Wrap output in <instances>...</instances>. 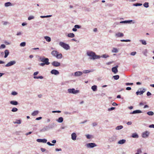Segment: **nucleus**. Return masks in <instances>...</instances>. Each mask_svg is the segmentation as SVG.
<instances>
[{
	"label": "nucleus",
	"mask_w": 154,
	"mask_h": 154,
	"mask_svg": "<svg viewBox=\"0 0 154 154\" xmlns=\"http://www.w3.org/2000/svg\"><path fill=\"white\" fill-rule=\"evenodd\" d=\"M87 55L88 56L91 57L90 58L91 59L93 60L99 59L100 57V56L96 55L95 52L90 51H87Z\"/></svg>",
	"instance_id": "1"
},
{
	"label": "nucleus",
	"mask_w": 154,
	"mask_h": 154,
	"mask_svg": "<svg viewBox=\"0 0 154 154\" xmlns=\"http://www.w3.org/2000/svg\"><path fill=\"white\" fill-rule=\"evenodd\" d=\"M39 60L43 62L46 65H48L50 64V63L49 62V59L48 58H45L44 57H40L39 58Z\"/></svg>",
	"instance_id": "2"
},
{
	"label": "nucleus",
	"mask_w": 154,
	"mask_h": 154,
	"mask_svg": "<svg viewBox=\"0 0 154 154\" xmlns=\"http://www.w3.org/2000/svg\"><path fill=\"white\" fill-rule=\"evenodd\" d=\"M60 46L63 48L64 49L68 50L70 49V47L68 44L63 42H60L59 43Z\"/></svg>",
	"instance_id": "3"
},
{
	"label": "nucleus",
	"mask_w": 154,
	"mask_h": 154,
	"mask_svg": "<svg viewBox=\"0 0 154 154\" xmlns=\"http://www.w3.org/2000/svg\"><path fill=\"white\" fill-rule=\"evenodd\" d=\"M68 91L69 93L76 94L79 93V91L78 90H75L74 88L69 89Z\"/></svg>",
	"instance_id": "4"
},
{
	"label": "nucleus",
	"mask_w": 154,
	"mask_h": 154,
	"mask_svg": "<svg viewBox=\"0 0 154 154\" xmlns=\"http://www.w3.org/2000/svg\"><path fill=\"white\" fill-rule=\"evenodd\" d=\"M117 137L116 135H113L109 138L108 141L109 142H115L117 139Z\"/></svg>",
	"instance_id": "5"
},
{
	"label": "nucleus",
	"mask_w": 154,
	"mask_h": 154,
	"mask_svg": "<svg viewBox=\"0 0 154 154\" xmlns=\"http://www.w3.org/2000/svg\"><path fill=\"white\" fill-rule=\"evenodd\" d=\"M87 148H93L97 146V144L94 143H87L85 145Z\"/></svg>",
	"instance_id": "6"
},
{
	"label": "nucleus",
	"mask_w": 154,
	"mask_h": 154,
	"mask_svg": "<svg viewBox=\"0 0 154 154\" xmlns=\"http://www.w3.org/2000/svg\"><path fill=\"white\" fill-rule=\"evenodd\" d=\"M150 134V132L148 131H146L142 133V136L143 138H146L148 137Z\"/></svg>",
	"instance_id": "7"
},
{
	"label": "nucleus",
	"mask_w": 154,
	"mask_h": 154,
	"mask_svg": "<svg viewBox=\"0 0 154 154\" xmlns=\"http://www.w3.org/2000/svg\"><path fill=\"white\" fill-rule=\"evenodd\" d=\"M16 63V61L15 60L11 61L10 62L8 63L5 65V66H6V67L10 66H11L14 65Z\"/></svg>",
	"instance_id": "8"
},
{
	"label": "nucleus",
	"mask_w": 154,
	"mask_h": 154,
	"mask_svg": "<svg viewBox=\"0 0 154 154\" xmlns=\"http://www.w3.org/2000/svg\"><path fill=\"white\" fill-rule=\"evenodd\" d=\"M54 126V124H52L49 125L48 126H45V127L46 129V131H48L50 129L53 128Z\"/></svg>",
	"instance_id": "9"
},
{
	"label": "nucleus",
	"mask_w": 154,
	"mask_h": 154,
	"mask_svg": "<svg viewBox=\"0 0 154 154\" xmlns=\"http://www.w3.org/2000/svg\"><path fill=\"white\" fill-rule=\"evenodd\" d=\"M51 73L52 74L57 75L59 74V71L55 69H53L51 71Z\"/></svg>",
	"instance_id": "10"
},
{
	"label": "nucleus",
	"mask_w": 154,
	"mask_h": 154,
	"mask_svg": "<svg viewBox=\"0 0 154 154\" xmlns=\"http://www.w3.org/2000/svg\"><path fill=\"white\" fill-rule=\"evenodd\" d=\"M52 65L54 66L58 67L60 66V64L58 62L54 61L52 63Z\"/></svg>",
	"instance_id": "11"
},
{
	"label": "nucleus",
	"mask_w": 154,
	"mask_h": 154,
	"mask_svg": "<svg viewBox=\"0 0 154 154\" xmlns=\"http://www.w3.org/2000/svg\"><path fill=\"white\" fill-rule=\"evenodd\" d=\"M118 67V66H116L112 68V71L114 73H116L118 72L117 68Z\"/></svg>",
	"instance_id": "12"
},
{
	"label": "nucleus",
	"mask_w": 154,
	"mask_h": 154,
	"mask_svg": "<svg viewBox=\"0 0 154 154\" xmlns=\"http://www.w3.org/2000/svg\"><path fill=\"white\" fill-rule=\"evenodd\" d=\"M115 36L117 37H123L124 35V34L120 32H119L115 34Z\"/></svg>",
	"instance_id": "13"
},
{
	"label": "nucleus",
	"mask_w": 154,
	"mask_h": 154,
	"mask_svg": "<svg viewBox=\"0 0 154 154\" xmlns=\"http://www.w3.org/2000/svg\"><path fill=\"white\" fill-rule=\"evenodd\" d=\"M37 141L38 142H42L43 143H46L47 140L45 139H38L37 140Z\"/></svg>",
	"instance_id": "14"
},
{
	"label": "nucleus",
	"mask_w": 154,
	"mask_h": 154,
	"mask_svg": "<svg viewBox=\"0 0 154 154\" xmlns=\"http://www.w3.org/2000/svg\"><path fill=\"white\" fill-rule=\"evenodd\" d=\"M76 137L77 135L75 133H73L71 134V138L73 140H76Z\"/></svg>",
	"instance_id": "15"
},
{
	"label": "nucleus",
	"mask_w": 154,
	"mask_h": 154,
	"mask_svg": "<svg viewBox=\"0 0 154 154\" xmlns=\"http://www.w3.org/2000/svg\"><path fill=\"white\" fill-rule=\"evenodd\" d=\"M142 112L139 110H134L132 112L130 113V114H135L137 113H139Z\"/></svg>",
	"instance_id": "16"
},
{
	"label": "nucleus",
	"mask_w": 154,
	"mask_h": 154,
	"mask_svg": "<svg viewBox=\"0 0 154 154\" xmlns=\"http://www.w3.org/2000/svg\"><path fill=\"white\" fill-rule=\"evenodd\" d=\"M82 74V72L81 71H77L75 72L74 76H78L81 75Z\"/></svg>",
	"instance_id": "17"
},
{
	"label": "nucleus",
	"mask_w": 154,
	"mask_h": 154,
	"mask_svg": "<svg viewBox=\"0 0 154 154\" xmlns=\"http://www.w3.org/2000/svg\"><path fill=\"white\" fill-rule=\"evenodd\" d=\"M131 22H133V20H125V21H122L120 22V23H130Z\"/></svg>",
	"instance_id": "18"
},
{
	"label": "nucleus",
	"mask_w": 154,
	"mask_h": 154,
	"mask_svg": "<svg viewBox=\"0 0 154 154\" xmlns=\"http://www.w3.org/2000/svg\"><path fill=\"white\" fill-rule=\"evenodd\" d=\"M10 103L11 104L14 105H17L18 104V102L14 100H12L10 101Z\"/></svg>",
	"instance_id": "19"
},
{
	"label": "nucleus",
	"mask_w": 154,
	"mask_h": 154,
	"mask_svg": "<svg viewBox=\"0 0 154 154\" xmlns=\"http://www.w3.org/2000/svg\"><path fill=\"white\" fill-rule=\"evenodd\" d=\"M9 54V51L8 50H6L5 51V55L4 56V58H6L7 57L8 55Z\"/></svg>",
	"instance_id": "20"
},
{
	"label": "nucleus",
	"mask_w": 154,
	"mask_h": 154,
	"mask_svg": "<svg viewBox=\"0 0 154 154\" xmlns=\"http://www.w3.org/2000/svg\"><path fill=\"white\" fill-rule=\"evenodd\" d=\"M57 54H58V52L56 51H53L51 53V54L55 57L56 56Z\"/></svg>",
	"instance_id": "21"
},
{
	"label": "nucleus",
	"mask_w": 154,
	"mask_h": 154,
	"mask_svg": "<svg viewBox=\"0 0 154 154\" xmlns=\"http://www.w3.org/2000/svg\"><path fill=\"white\" fill-rule=\"evenodd\" d=\"M126 142V140L125 139H122L119 140L118 143L120 144H124Z\"/></svg>",
	"instance_id": "22"
},
{
	"label": "nucleus",
	"mask_w": 154,
	"mask_h": 154,
	"mask_svg": "<svg viewBox=\"0 0 154 154\" xmlns=\"http://www.w3.org/2000/svg\"><path fill=\"white\" fill-rule=\"evenodd\" d=\"M39 113V111L38 110H36L34 111L32 113V115L33 116H35L37 115Z\"/></svg>",
	"instance_id": "23"
},
{
	"label": "nucleus",
	"mask_w": 154,
	"mask_h": 154,
	"mask_svg": "<svg viewBox=\"0 0 154 154\" xmlns=\"http://www.w3.org/2000/svg\"><path fill=\"white\" fill-rule=\"evenodd\" d=\"M63 118L62 117H60L56 121L59 123H61L63 122Z\"/></svg>",
	"instance_id": "24"
},
{
	"label": "nucleus",
	"mask_w": 154,
	"mask_h": 154,
	"mask_svg": "<svg viewBox=\"0 0 154 154\" xmlns=\"http://www.w3.org/2000/svg\"><path fill=\"white\" fill-rule=\"evenodd\" d=\"M75 35L72 33H70L68 34L67 36L69 38H73L75 37Z\"/></svg>",
	"instance_id": "25"
},
{
	"label": "nucleus",
	"mask_w": 154,
	"mask_h": 154,
	"mask_svg": "<svg viewBox=\"0 0 154 154\" xmlns=\"http://www.w3.org/2000/svg\"><path fill=\"white\" fill-rule=\"evenodd\" d=\"M44 38L45 39L46 41L48 42H49L51 41V38L50 37L48 36H46L44 37Z\"/></svg>",
	"instance_id": "26"
},
{
	"label": "nucleus",
	"mask_w": 154,
	"mask_h": 154,
	"mask_svg": "<svg viewBox=\"0 0 154 154\" xmlns=\"http://www.w3.org/2000/svg\"><path fill=\"white\" fill-rule=\"evenodd\" d=\"M131 136L132 137L135 138H138L139 137L138 135L136 133H134Z\"/></svg>",
	"instance_id": "27"
},
{
	"label": "nucleus",
	"mask_w": 154,
	"mask_h": 154,
	"mask_svg": "<svg viewBox=\"0 0 154 154\" xmlns=\"http://www.w3.org/2000/svg\"><path fill=\"white\" fill-rule=\"evenodd\" d=\"M12 4L10 2H6L5 4V6L6 7L12 6Z\"/></svg>",
	"instance_id": "28"
},
{
	"label": "nucleus",
	"mask_w": 154,
	"mask_h": 154,
	"mask_svg": "<svg viewBox=\"0 0 154 154\" xmlns=\"http://www.w3.org/2000/svg\"><path fill=\"white\" fill-rule=\"evenodd\" d=\"M91 88L93 91H95L97 90V87L96 85H94L92 86Z\"/></svg>",
	"instance_id": "29"
},
{
	"label": "nucleus",
	"mask_w": 154,
	"mask_h": 154,
	"mask_svg": "<svg viewBox=\"0 0 154 154\" xmlns=\"http://www.w3.org/2000/svg\"><path fill=\"white\" fill-rule=\"evenodd\" d=\"M56 57L58 59H61L62 58V55L61 54H57Z\"/></svg>",
	"instance_id": "30"
},
{
	"label": "nucleus",
	"mask_w": 154,
	"mask_h": 154,
	"mask_svg": "<svg viewBox=\"0 0 154 154\" xmlns=\"http://www.w3.org/2000/svg\"><path fill=\"white\" fill-rule=\"evenodd\" d=\"M123 128V126L120 125L116 127V130H120L122 129Z\"/></svg>",
	"instance_id": "31"
},
{
	"label": "nucleus",
	"mask_w": 154,
	"mask_h": 154,
	"mask_svg": "<svg viewBox=\"0 0 154 154\" xmlns=\"http://www.w3.org/2000/svg\"><path fill=\"white\" fill-rule=\"evenodd\" d=\"M92 72H93V71H92L91 70H85L83 71V72L84 73H87Z\"/></svg>",
	"instance_id": "32"
},
{
	"label": "nucleus",
	"mask_w": 154,
	"mask_h": 154,
	"mask_svg": "<svg viewBox=\"0 0 154 154\" xmlns=\"http://www.w3.org/2000/svg\"><path fill=\"white\" fill-rule=\"evenodd\" d=\"M100 56V57H102V58H105L109 57V56L108 55L106 54H103L101 56Z\"/></svg>",
	"instance_id": "33"
},
{
	"label": "nucleus",
	"mask_w": 154,
	"mask_h": 154,
	"mask_svg": "<svg viewBox=\"0 0 154 154\" xmlns=\"http://www.w3.org/2000/svg\"><path fill=\"white\" fill-rule=\"evenodd\" d=\"M112 52L113 53H117L118 52V51L116 48H113L112 50Z\"/></svg>",
	"instance_id": "34"
},
{
	"label": "nucleus",
	"mask_w": 154,
	"mask_h": 154,
	"mask_svg": "<svg viewBox=\"0 0 154 154\" xmlns=\"http://www.w3.org/2000/svg\"><path fill=\"white\" fill-rule=\"evenodd\" d=\"M14 124H20L21 123V121L20 120H17L16 122H13Z\"/></svg>",
	"instance_id": "35"
},
{
	"label": "nucleus",
	"mask_w": 154,
	"mask_h": 154,
	"mask_svg": "<svg viewBox=\"0 0 154 154\" xmlns=\"http://www.w3.org/2000/svg\"><path fill=\"white\" fill-rule=\"evenodd\" d=\"M143 5L144 7L147 8L149 7V3L146 2L143 4Z\"/></svg>",
	"instance_id": "36"
},
{
	"label": "nucleus",
	"mask_w": 154,
	"mask_h": 154,
	"mask_svg": "<svg viewBox=\"0 0 154 154\" xmlns=\"http://www.w3.org/2000/svg\"><path fill=\"white\" fill-rule=\"evenodd\" d=\"M142 4L141 3H136L134 4L133 5V6H141L142 5Z\"/></svg>",
	"instance_id": "37"
},
{
	"label": "nucleus",
	"mask_w": 154,
	"mask_h": 154,
	"mask_svg": "<svg viewBox=\"0 0 154 154\" xmlns=\"http://www.w3.org/2000/svg\"><path fill=\"white\" fill-rule=\"evenodd\" d=\"M147 114L149 116H153L154 113L152 111H149L147 112Z\"/></svg>",
	"instance_id": "38"
},
{
	"label": "nucleus",
	"mask_w": 154,
	"mask_h": 154,
	"mask_svg": "<svg viewBox=\"0 0 154 154\" xmlns=\"http://www.w3.org/2000/svg\"><path fill=\"white\" fill-rule=\"evenodd\" d=\"M34 79H42L43 78V77L42 76H34L33 77Z\"/></svg>",
	"instance_id": "39"
},
{
	"label": "nucleus",
	"mask_w": 154,
	"mask_h": 154,
	"mask_svg": "<svg viewBox=\"0 0 154 154\" xmlns=\"http://www.w3.org/2000/svg\"><path fill=\"white\" fill-rule=\"evenodd\" d=\"M26 43L25 42H21L20 45L21 47H24L26 45Z\"/></svg>",
	"instance_id": "40"
},
{
	"label": "nucleus",
	"mask_w": 154,
	"mask_h": 154,
	"mask_svg": "<svg viewBox=\"0 0 154 154\" xmlns=\"http://www.w3.org/2000/svg\"><path fill=\"white\" fill-rule=\"evenodd\" d=\"M140 42H141L142 44L143 45H146V41L144 40H140Z\"/></svg>",
	"instance_id": "41"
},
{
	"label": "nucleus",
	"mask_w": 154,
	"mask_h": 154,
	"mask_svg": "<svg viewBox=\"0 0 154 154\" xmlns=\"http://www.w3.org/2000/svg\"><path fill=\"white\" fill-rule=\"evenodd\" d=\"M119 75H117L113 76V78L115 80H117L119 79Z\"/></svg>",
	"instance_id": "42"
},
{
	"label": "nucleus",
	"mask_w": 154,
	"mask_h": 154,
	"mask_svg": "<svg viewBox=\"0 0 154 154\" xmlns=\"http://www.w3.org/2000/svg\"><path fill=\"white\" fill-rule=\"evenodd\" d=\"M18 110V109L17 108H15V107H14L13 108L12 110H11V111L12 112H17V111Z\"/></svg>",
	"instance_id": "43"
},
{
	"label": "nucleus",
	"mask_w": 154,
	"mask_h": 154,
	"mask_svg": "<svg viewBox=\"0 0 154 154\" xmlns=\"http://www.w3.org/2000/svg\"><path fill=\"white\" fill-rule=\"evenodd\" d=\"M34 16H31L28 17V20H31L34 19Z\"/></svg>",
	"instance_id": "44"
},
{
	"label": "nucleus",
	"mask_w": 154,
	"mask_h": 154,
	"mask_svg": "<svg viewBox=\"0 0 154 154\" xmlns=\"http://www.w3.org/2000/svg\"><path fill=\"white\" fill-rule=\"evenodd\" d=\"M145 91V89L144 88H143L142 91H140V95L142 94Z\"/></svg>",
	"instance_id": "45"
},
{
	"label": "nucleus",
	"mask_w": 154,
	"mask_h": 154,
	"mask_svg": "<svg viewBox=\"0 0 154 154\" xmlns=\"http://www.w3.org/2000/svg\"><path fill=\"white\" fill-rule=\"evenodd\" d=\"M74 27L76 29H79L81 27V26H80L78 25H75Z\"/></svg>",
	"instance_id": "46"
},
{
	"label": "nucleus",
	"mask_w": 154,
	"mask_h": 154,
	"mask_svg": "<svg viewBox=\"0 0 154 154\" xmlns=\"http://www.w3.org/2000/svg\"><path fill=\"white\" fill-rule=\"evenodd\" d=\"M11 94L12 95L15 96V95H17V92H16L15 91H12L11 92Z\"/></svg>",
	"instance_id": "47"
},
{
	"label": "nucleus",
	"mask_w": 154,
	"mask_h": 154,
	"mask_svg": "<svg viewBox=\"0 0 154 154\" xmlns=\"http://www.w3.org/2000/svg\"><path fill=\"white\" fill-rule=\"evenodd\" d=\"M120 41L122 42H130L131 40H129V39H127V40L123 39V40H120Z\"/></svg>",
	"instance_id": "48"
},
{
	"label": "nucleus",
	"mask_w": 154,
	"mask_h": 154,
	"mask_svg": "<svg viewBox=\"0 0 154 154\" xmlns=\"http://www.w3.org/2000/svg\"><path fill=\"white\" fill-rule=\"evenodd\" d=\"M86 136L87 139H89L91 138V136L88 134L86 135Z\"/></svg>",
	"instance_id": "49"
},
{
	"label": "nucleus",
	"mask_w": 154,
	"mask_h": 154,
	"mask_svg": "<svg viewBox=\"0 0 154 154\" xmlns=\"http://www.w3.org/2000/svg\"><path fill=\"white\" fill-rule=\"evenodd\" d=\"M6 46L4 44H2L0 46V49L1 48H5Z\"/></svg>",
	"instance_id": "50"
},
{
	"label": "nucleus",
	"mask_w": 154,
	"mask_h": 154,
	"mask_svg": "<svg viewBox=\"0 0 154 154\" xmlns=\"http://www.w3.org/2000/svg\"><path fill=\"white\" fill-rule=\"evenodd\" d=\"M136 53H137L135 51L132 52L131 53V55L132 56H134L136 54Z\"/></svg>",
	"instance_id": "51"
},
{
	"label": "nucleus",
	"mask_w": 154,
	"mask_h": 154,
	"mask_svg": "<svg viewBox=\"0 0 154 154\" xmlns=\"http://www.w3.org/2000/svg\"><path fill=\"white\" fill-rule=\"evenodd\" d=\"M47 144L50 146H53L54 145V144L51 143L49 142H47Z\"/></svg>",
	"instance_id": "52"
},
{
	"label": "nucleus",
	"mask_w": 154,
	"mask_h": 154,
	"mask_svg": "<svg viewBox=\"0 0 154 154\" xmlns=\"http://www.w3.org/2000/svg\"><path fill=\"white\" fill-rule=\"evenodd\" d=\"M115 108L114 107H112L110 108H109L108 109V110L109 111H111L115 109Z\"/></svg>",
	"instance_id": "53"
},
{
	"label": "nucleus",
	"mask_w": 154,
	"mask_h": 154,
	"mask_svg": "<svg viewBox=\"0 0 154 154\" xmlns=\"http://www.w3.org/2000/svg\"><path fill=\"white\" fill-rule=\"evenodd\" d=\"M92 125L93 127H94L97 126V122H94L92 123Z\"/></svg>",
	"instance_id": "54"
},
{
	"label": "nucleus",
	"mask_w": 154,
	"mask_h": 154,
	"mask_svg": "<svg viewBox=\"0 0 154 154\" xmlns=\"http://www.w3.org/2000/svg\"><path fill=\"white\" fill-rule=\"evenodd\" d=\"M125 85H133V83H126L125 84Z\"/></svg>",
	"instance_id": "55"
},
{
	"label": "nucleus",
	"mask_w": 154,
	"mask_h": 154,
	"mask_svg": "<svg viewBox=\"0 0 154 154\" xmlns=\"http://www.w3.org/2000/svg\"><path fill=\"white\" fill-rule=\"evenodd\" d=\"M137 152L139 153H141L142 152V151L140 148H139L137 149Z\"/></svg>",
	"instance_id": "56"
},
{
	"label": "nucleus",
	"mask_w": 154,
	"mask_h": 154,
	"mask_svg": "<svg viewBox=\"0 0 154 154\" xmlns=\"http://www.w3.org/2000/svg\"><path fill=\"white\" fill-rule=\"evenodd\" d=\"M61 112V111H59V110L53 111L52 112H53V113H55V112L60 113Z\"/></svg>",
	"instance_id": "57"
},
{
	"label": "nucleus",
	"mask_w": 154,
	"mask_h": 154,
	"mask_svg": "<svg viewBox=\"0 0 154 154\" xmlns=\"http://www.w3.org/2000/svg\"><path fill=\"white\" fill-rule=\"evenodd\" d=\"M55 150L56 151H62V149H61V148H59V149L56 148L55 149Z\"/></svg>",
	"instance_id": "58"
},
{
	"label": "nucleus",
	"mask_w": 154,
	"mask_h": 154,
	"mask_svg": "<svg viewBox=\"0 0 154 154\" xmlns=\"http://www.w3.org/2000/svg\"><path fill=\"white\" fill-rule=\"evenodd\" d=\"M41 131L42 132H44L47 131L46 130L45 128L44 127L41 130Z\"/></svg>",
	"instance_id": "59"
},
{
	"label": "nucleus",
	"mask_w": 154,
	"mask_h": 154,
	"mask_svg": "<svg viewBox=\"0 0 154 154\" xmlns=\"http://www.w3.org/2000/svg\"><path fill=\"white\" fill-rule=\"evenodd\" d=\"M41 150L42 152H44L46 150V149H45L44 148H41Z\"/></svg>",
	"instance_id": "60"
},
{
	"label": "nucleus",
	"mask_w": 154,
	"mask_h": 154,
	"mask_svg": "<svg viewBox=\"0 0 154 154\" xmlns=\"http://www.w3.org/2000/svg\"><path fill=\"white\" fill-rule=\"evenodd\" d=\"M149 127L150 128H154V125L152 124L149 126Z\"/></svg>",
	"instance_id": "61"
},
{
	"label": "nucleus",
	"mask_w": 154,
	"mask_h": 154,
	"mask_svg": "<svg viewBox=\"0 0 154 154\" xmlns=\"http://www.w3.org/2000/svg\"><path fill=\"white\" fill-rule=\"evenodd\" d=\"M38 73V72H36L34 73L33 75L34 76H35L37 75Z\"/></svg>",
	"instance_id": "62"
},
{
	"label": "nucleus",
	"mask_w": 154,
	"mask_h": 154,
	"mask_svg": "<svg viewBox=\"0 0 154 154\" xmlns=\"http://www.w3.org/2000/svg\"><path fill=\"white\" fill-rule=\"evenodd\" d=\"M42 119V117H39L37 118L35 120H38L41 119Z\"/></svg>",
	"instance_id": "63"
},
{
	"label": "nucleus",
	"mask_w": 154,
	"mask_h": 154,
	"mask_svg": "<svg viewBox=\"0 0 154 154\" xmlns=\"http://www.w3.org/2000/svg\"><path fill=\"white\" fill-rule=\"evenodd\" d=\"M147 95V96H149L151 95V93L149 91H148L146 94Z\"/></svg>",
	"instance_id": "64"
}]
</instances>
